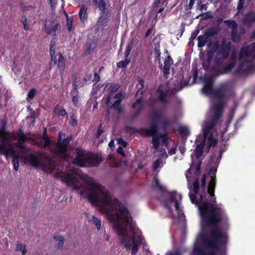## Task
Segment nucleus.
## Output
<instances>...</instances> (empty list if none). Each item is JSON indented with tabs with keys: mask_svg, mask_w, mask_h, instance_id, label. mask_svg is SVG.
Returning a JSON list of instances; mask_svg holds the SVG:
<instances>
[{
	"mask_svg": "<svg viewBox=\"0 0 255 255\" xmlns=\"http://www.w3.org/2000/svg\"><path fill=\"white\" fill-rule=\"evenodd\" d=\"M206 39H207V37L204 35L198 36V46L199 47H202L203 46H204L205 45L206 41H207Z\"/></svg>",
	"mask_w": 255,
	"mask_h": 255,
	"instance_id": "obj_25",
	"label": "nucleus"
},
{
	"mask_svg": "<svg viewBox=\"0 0 255 255\" xmlns=\"http://www.w3.org/2000/svg\"><path fill=\"white\" fill-rule=\"evenodd\" d=\"M70 123L73 126H75L77 124V121L76 119V117L74 116L73 113H72V114L71 115Z\"/></svg>",
	"mask_w": 255,
	"mask_h": 255,
	"instance_id": "obj_37",
	"label": "nucleus"
},
{
	"mask_svg": "<svg viewBox=\"0 0 255 255\" xmlns=\"http://www.w3.org/2000/svg\"><path fill=\"white\" fill-rule=\"evenodd\" d=\"M103 130L102 129V125L100 124V126L97 129V132L96 134V136L97 138H98L103 132Z\"/></svg>",
	"mask_w": 255,
	"mask_h": 255,
	"instance_id": "obj_41",
	"label": "nucleus"
},
{
	"mask_svg": "<svg viewBox=\"0 0 255 255\" xmlns=\"http://www.w3.org/2000/svg\"><path fill=\"white\" fill-rule=\"evenodd\" d=\"M36 93V90L34 89L30 90L28 93V97L30 99H33Z\"/></svg>",
	"mask_w": 255,
	"mask_h": 255,
	"instance_id": "obj_39",
	"label": "nucleus"
},
{
	"mask_svg": "<svg viewBox=\"0 0 255 255\" xmlns=\"http://www.w3.org/2000/svg\"><path fill=\"white\" fill-rule=\"evenodd\" d=\"M118 142L120 145H123L124 147H126L127 145V143L123 139L119 138L118 140Z\"/></svg>",
	"mask_w": 255,
	"mask_h": 255,
	"instance_id": "obj_45",
	"label": "nucleus"
},
{
	"mask_svg": "<svg viewBox=\"0 0 255 255\" xmlns=\"http://www.w3.org/2000/svg\"><path fill=\"white\" fill-rule=\"evenodd\" d=\"M235 64L234 60H232V61L225 68V72H228L232 69Z\"/></svg>",
	"mask_w": 255,
	"mask_h": 255,
	"instance_id": "obj_33",
	"label": "nucleus"
},
{
	"mask_svg": "<svg viewBox=\"0 0 255 255\" xmlns=\"http://www.w3.org/2000/svg\"><path fill=\"white\" fill-rule=\"evenodd\" d=\"M114 145V141L113 140H111L109 143V146L110 147H112Z\"/></svg>",
	"mask_w": 255,
	"mask_h": 255,
	"instance_id": "obj_62",
	"label": "nucleus"
},
{
	"mask_svg": "<svg viewBox=\"0 0 255 255\" xmlns=\"http://www.w3.org/2000/svg\"><path fill=\"white\" fill-rule=\"evenodd\" d=\"M180 131L183 136H187L189 134V129L186 127H181L180 128Z\"/></svg>",
	"mask_w": 255,
	"mask_h": 255,
	"instance_id": "obj_32",
	"label": "nucleus"
},
{
	"mask_svg": "<svg viewBox=\"0 0 255 255\" xmlns=\"http://www.w3.org/2000/svg\"><path fill=\"white\" fill-rule=\"evenodd\" d=\"M129 60L128 59H126L124 61H120L117 63V66L119 68H125L127 66V65L129 63Z\"/></svg>",
	"mask_w": 255,
	"mask_h": 255,
	"instance_id": "obj_31",
	"label": "nucleus"
},
{
	"mask_svg": "<svg viewBox=\"0 0 255 255\" xmlns=\"http://www.w3.org/2000/svg\"><path fill=\"white\" fill-rule=\"evenodd\" d=\"M139 84L141 85V88H143L144 86V81L142 79H139L138 80Z\"/></svg>",
	"mask_w": 255,
	"mask_h": 255,
	"instance_id": "obj_58",
	"label": "nucleus"
},
{
	"mask_svg": "<svg viewBox=\"0 0 255 255\" xmlns=\"http://www.w3.org/2000/svg\"><path fill=\"white\" fill-rule=\"evenodd\" d=\"M255 21V12H250L243 18V24L246 26H250Z\"/></svg>",
	"mask_w": 255,
	"mask_h": 255,
	"instance_id": "obj_15",
	"label": "nucleus"
},
{
	"mask_svg": "<svg viewBox=\"0 0 255 255\" xmlns=\"http://www.w3.org/2000/svg\"><path fill=\"white\" fill-rule=\"evenodd\" d=\"M255 58V42L251 45L244 46L241 50L239 55L240 66L238 73L252 71L255 67L253 60Z\"/></svg>",
	"mask_w": 255,
	"mask_h": 255,
	"instance_id": "obj_6",
	"label": "nucleus"
},
{
	"mask_svg": "<svg viewBox=\"0 0 255 255\" xmlns=\"http://www.w3.org/2000/svg\"><path fill=\"white\" fill-rule=\"evenodd\" d=\"M181 200V195L176 192L172 193L170 194V201L174 203V206L176 210H179V202Z\"/></svg>",
	"mask_w": 255,
	"mask_h": 255,
	"instance_id": "obj_16",
	"label": "nucleus"
},
{
	"mask_svg": "<svg viewBox=\"0 0 255 255\" xmlns=\"http://www.w3.org/2000/svg\"><path fill=\"white\" fill-rule=\"evenodd\" d=\"M132 48H133V42L130 41L128 43V45L127 46L126 50L130 52L131 49H132Z\"/></svg>",
	"mask_w": 255,
	"mask_h": 255,
	"instance_id": "obj_49",
	"label": "nucleus"
},
{
	"mask_svg": "<svg viewBox=\"0 0 255 255\" xmlns=\"http://www.w3.org/2000/svg\"><path fill=\"white\" fill-rule=\"evenodd\" d=\"M72 26V20L70 18H67V26L68 27V29L69 31L71 30Z\"/></svg>",
	"mask_w": 255,
	"mask_h": 255,
	"instance_id": "obj_42",
	"label": "nucleus"
},
{
	"mask_svg": "<svg viewBox=\"0 0 255 255\" xmlns=\"http://www.w3.org/2000/svg\"><path fill=\"white\" fill-rule=\"evenodd\" d=\"M120 85L118 84H112L110 87V93L107 98L106 103L108 105L112 104L111 109H114L118 113L121 112V108L120 107V103L124 98V95L121 93H118L113 96L112 93L117 91L119 89Z\"/></svg>",
	"mask_w": 255,
	"mask_h": 255,
	"instance_id": "obj_7",
	"label": "nucleus"
},
{
	"mask_svg": "<svg viewBox=\"0 0 255 255\" xmlns=\"http://www.w3.org/2000/svg\"><path fill=\"white\" fill-rule=\"evenodd\" d=\"M87 7L85 5H82L79 12V16L80 20L84 22L88 17L87 12Z\"/></svg>",
	"mask_w": 255,
	"mask_h": 255,
	"instance_id": "obj_18",
	"label": "nucleus"
},
{
	"mask_svg": "<svg viewBox=\"0 0 255 255\" xmlns=\"http://www.w3.org/2000/svg\"><path fill=\"white\" fill-rule=\"evenodd\" d=\"M168 92L163 91L159 88L156 91V96L158 101L163 105H166L168 102Z\"/></svg>",
	"mask_w": 255,
	"mask_h": 255,
	"instance_id": "obj_12",
	"label": "nucleus"
},
{
	"mask_svg": "<svg viewBox=\"0 0 255 255\" xmlns=\"http://www.w3.org/2000/svg\"><path fill=\"white\" fill-rule=\"evenodd\" d=\"M132 108L136 109L139 112L142 108V99H137L132 105Z\"/></svg>",
	"mask_w": 255,
	"mask_h": 255,
	"instance_id": "obj_27",
	"label": "nucleus"
},
{
	"mask_svg": "<svg viewBox=\"0 0 255 255\" xmlns=\"http://www.w3.org/2000/svg\"><path fill=\"white\" fill-rule=\"evenodd\" d=\"M57 0H50L51 7L53 8L57 3Z\"/></svg>",
	"mask_w": 255,
	"mask_h": 255,
	"instance_id": "obj_57",
	"label": "nucleus"
},
{
	"mask_svg": "<svg viewBox=\"0 0 255 255\" xmlns=\"http://www.w3.org/2000/svg\"><path fill=\"white\" fill-rule=\"evenodd\" d=\"M244 3V0H239V3L237 6V9L239 11L241 10L243 7V5Z\"/></svg>",
	"mask_w": 255,
	"mask_h": 255,
	"instance_id": "obj_44",
	"label": "nucleus"
},
{
	"mask_svg": "<svg viewBox=\"0 0 255 255\" xmlns=\"http://www.w3.org/2000/svg\"><path fill=\"white\" fill-rule=\"evenodd\" d=\"M176 150V147L171 148L169 151V154L171 155L175 153Z\"/></svg>",
	"mask_w": 255,
	"mask_h": 255,
	"instance_id": "obj_53",
	"label": "nucleus"
},
{
	"mask_svg": "<svg viewBox=\"0 0 255 255\" xmlns=\"http://www.w3.org/2000/svg\"><path fill=\"white\" fill-rule=\"evenodd\" d=\"M94 2L98 5L100 10L103 11L106 8V3L103 0H93Z\"/></svg>",
	"mask_w": 255,
	"mask_h": 255,
	"instance_id": "obj_26",
	"label": "nucleus"
},
{
	"mask_svg": "<svg viewBox=\"0 0 255 255\" xmlns=\"http://www.w3.org/2000/svg\"><path fill=\"white\" fill-rule=\"evenodd\" d=\"M157 151H158L159 153V155L164 158H166L168 157V155L166 153V152L165 151V149L164 148H161L160 149H158Z\"/></svg>",
	"mask_w": 255,
	"mask_h": 255,
	"instance_id": "obj_35",
	"label": "nucleus"
},
{
	"mask_svg": "<svg viewBox=\"0 0 255 255\" xmlns=\"http://www.w3.org/2000/svg\"><path fill=\"white\" fill-rule=\"evenodd\" d=\"M57 241L58 242L57 246L58 248H61L64 244V240L62 237H58L56 238Z\"/></svg>",
	"mask_w": 255,
	"mask_h": 255,
	"instance_id": "obj_36",
	"label": "nucleus"
},
{
	"mask_svg": "<svg viewBox=\"0 0 255 255\" xmlns=\"http://www.w3.org/2000/svg\"><path fill=\"white\" fill-rule=\"evenodd\" d=\"M34 144L39 147H42L43 146V144H42V141H40V142H38V141H36L35 140H34Z\"/></svg>",
	"mask_w": 255,
	"mask_h": 255,
	"instance_id": "obj_55",
	"label": "nucleus"
},
{
	"mask_svg": "<svg viewBox=\"0 0 255 255\" xmlns=\"http://www.w3.org/2000/svg\"><path fill=\"white\" fill-rule=\"evenodd\" d=\"M5 135L7 137V142L8 143V144H9L10 146V148L11 149V154L10 153H8L7 152H6V153H4V152H2L1 151H0V154H4V155H5L6 156H13V159H12V163H13V167H14V169L16 170V171H17L18 170V167H19V162H18V156H16V155H14V150L13 149V148L12 147V145H11L10 143V141H9V135L8 134H7L6 133H5Z\"/></svg>",
	"mask_w": 255,
	"mask_h": 255,
	"instance_id": "obj_10",
	"label": "nucleus"
},
{
	"mask_svg": "<svg viewBox=\"0 0 255 255\" xmlns=\"http://www.w3.org/2000/svg\"><path fill=\"white\" fill-rule=\"evenodd\" d=\"M24 159L25 162H28L31 166L39 167L48 173H59L62 170L59 165H56L50 158L43 153L38 154H30L28 157H24Z\"/></svg>",
	"mask_w": 255,
	"mask_h": 255,
	"instance_id": "obj_5",
	"label": "nucleus"
},
{
	"mask_svg": "<svg viewBox=\"0 0 255 255\" xmlns=\"http://www.w3.org/2000/svg\"><path fill=\"white\" fill-rule=\"evenodd\" d=\"M172 64V59L170 56H167V57L165 58L163 66H162V64L160 63V67L165 76L169 73V70Z\"/></svg>",
	"mask_w": 255,
	"mask_h": 255,
	"instance_id": "obj_11",
	"label": "nucleus"
},
{
	"mask_svg": "<svg viewBox=\"0 0 255 255\" xmlns=\"http://www.w3.org/2000/svg\"><path fill=\"white\" fill-rule=\"evenodd\" d=\"M57 56L58 57V63L61 62H64V57H63V56L62 55V54L61 53H59L57 55Z\"/></svg>",
	"mask_w": 255,
	"mask_h": 255,
	"instance_id": "obj_51",
	"label": "nucleus"
},
{
	"mask_svg": "<svg viewBox=\"0 0 255 255\" xmlns=\"http://www.w3.org/2000/svg\"><path fill=\"white\" fill-rule=\"evenodd\" d=\"M58 116H64L66 115V112L64 109L60 110L57 112Z\"/></svg>",
	"mask_w": 255,
	"mask_h": 255,
	"instance_id": "obj_48",
	"label": "nucleus"
},
{
	"mask_svg": "<svg viewBox=\"0 0 255 255\" xmlns=\"http://www.w3.org/2000/svg\"><path fill=\"white\" fill-rule=\"evenodd\" d=\"M199 182L196 180L190 189L189 193L191 202L198 206L200 216L204 222L210 227L209 234L202 236V241L205 246L211 251L212 255L220 253L223 255L225 252V245L227 237L219 227L218 223L226 221L223 210L217 206L216 198L212 203L204 201L201 195L199 200L196 199V194L198 193Z\"/></svg>",
	"mask_w": 255,
	"mask_h": 255,
	"instance_id": "obj_2",
	"label": "nucleus"
},
{
	"mask_svg": "<svg viewBox=\"0 0 255 255\" xmlns=\"http://www.w3.org/2000/svg\"><path fill=\"white\" fill-rule=\"evenodd\" d=\"M194 251L196 254L199 255H203V251L199 247L195 246L194 249Z\"/></svg>",
	"mask_w": 255,
	"mask_h": 255,
	"instance_id": "obj_38",
	"label": "nucleus"
},
{
	"mask_svg": "<svg viewBox=\"0 0 255 255\" xmlns=\"http://www.w3.org/2000/svg\"><path fill=\"white\" fill-rule=\"evenodd\" d=\"M164 9V8H160L158 11V13H160Z\"/></svg>",
	"mask_w": 255,
	"mask_h": 255,
	"instance_id": "obj_63",
	"label": "nucleus"
},
{
	"mask_svg": "<svg viewBox=\"0 0 255 255\" xmlns=\"http://www.w3.org/2000/svg\"><path fill=\"white\" fill-rule=\"evenodd\" d=\"M160 0H155L154 3V5L155 7H157L158 6L159 3H160Z\"/></svg>",
	"mask_w": 255,
	"mask_h": 255,
	"instance_id": "obj_60",
	"label": "nucleus"
},
{
	"mask_svg": "<svg viewBox=\"0 0 255 255\" xmlns=\"http://www.w3.org/2000/svg\"><path fill=\"white\" fill-rule=\"evenodd\" d=\"M118 152L121 154L123 156H125L126 155L123 151V148L121 146L119 147L118 148Z\"/></svg>",
	"mask_w": 255,
	"mask_h": 255,
	"instance_id": "obj_52",
	"label": "nucleus"
},
{
	"mask_svg": "<svg viewBox=\"0 0 255 255\" xmlns=\"http://www.w3.org/2000/svg\"><path fill=\"white\" fill-rule=\"evenodd\" d=\"M60 26L59 23H56L53 25H50L47 21L45 22V31L48 34L55 35L56 30L60 29Z\"/></svg>",
	"mask_w": 255,
	"mask_h": 255,
	"instance_id": "obj_13",
	"label": "nucleus"
},
{
	"mask_svg": "<svg viewBox=\"0 0 255 255\" xmlns=\"http://www.w3.org/2000/svg\"><path fill=\"white\" fill-rule=\"evenodd\" d=\"M107 21V18H106L104 17H101L99 18V19L98 21V24L99 26H103V23L106 22Z\"/></svg>",
	"mask_w": 255,
	"mask_h": 255,
	"instance_id": "obj_40",
	"label": "nucleus"
},
{
	"mask_svg": "<svg viewBox=\"0 0 255 255\" xmlns=\"http://www.w3.org/2000/svg\"><path fill=\"white\" fill-rule=\"evenodd\" d=\"M213 77L206 78L204 86L202 88L203 93L212 96V100L209 117L203 127L204 139L200 143L196 141L195 154L197 158L202 155L204 146H206L205 151L208 153L210 147L214 146L217 142V140L210 133V130L215 126L223 114L226 94L230 89L229 84L227 83H223L213 89Z\"/></svg>",
	"mask_w": 255,
	"mask_h": 255,
	"instance_id": "obj_3",
	"label": "nucleus"
},
{
	"mask_svg": "<svg viewBox=\"0 0 255 255\" xmlns=\"http://www.w3.org/2000/svg\"><path fill=\"white\" fill-rule=\"evenodd\" d=\"M231 50V42L223 40L222 44L218 45L215 51V61L217 64H220L223 60L227 58Z\"/></svg>",
	"mask_w": 255,
	"mask_h": 255,
	"instance_id": "obj_8",
	"label": "nucleus"
},
{
	"mask_svg": "<svg viewBox=\"0 0 255 255\" xmlns=\"http://www.w3.org/2000/svg\"><path fill=\"white\" fill-rule=\"evenodd\" d=\"M152 32V29H149L147 30V31H146V33H145V37H148Z\"/></svg>",
	"mask_w": 255,
	"mask_h": 255,
	"instance_id": "obj_59",
	"label": "nucleus"
},
{
	"mask_svg": "<svg viewBox=\"0 0 255 255\" xmlns=\"http://www.w3.org/2000/svg\"><path fill=\"white\" fill-rule=\"evenodd\" d=\"M50 142V140L48 137H44V143L43 144L42 148L47 147L48 149H49V147L53 144H51ZM48 150L49 151V150Z\"/></svg>",
	"mask_w": 255,
	"mask_h": 255,
	"instance_id": "obj_34",
	"label": "nucleus"
},
{
	"mask_svg": "<svg viewBox=\"0 0 255 255\" xmlns=\"http://www.w3.org/2000/svg\"><path fill=\"white\" fill-rule=\"evenodd\" d=\"M154 57H155V61H157L159 64H160V51L159 49V45L155 46L153 51Z\"/></svg>",
	"mask_w": 255,
	"mask_h": 255,
	"instance_id": "obj_22",
	"label": "nucleus"
},
{
	"mask_svg": "<svg viewBox=\"0 0 255 255\" xmlns=\"http://www.w3.org/2000/svg\"><path fill=\"white\" fill-rule=\"evenodd\" d=\"M194 0H190L189 3L188 5L189 9H191L194 3Z\"/></svg>",
	"mask_w": 255,
	"mask_h": 255,
	"instance_id": "obj_56",
	"label": "nucleus"
},
{
	"mask_svg": "<svg viewBox=\"0 0 255 255\" xmlns=\"http://www.w3.org/2000/svg\"><path fill=\"white\" fill-rule=\"evenodd\" d=\"M55 43H56L55 39L54 38L52 39L51 41L50 45V53L51 56L52 60L54 62V64L56 63V58L54 55L55 47L56 46Z\"/></svg>",
	"mask_w": 255,
	"mask_h": 255,
	"instance_id": "obj_21",
	"label": "nucleus"
},
{
	"mask_svg": "<svg viewBox=\"0 0 255 255\" xmlns=\"http://www.w3.org/2000/svg\"><path fill=\"white\" fill-rule=\"evenodd\" d=\"M164 163L165 162H163L161 159H158L153 163L152 168L155 171L158 168L162 167Z\"/></svg>",
	"mask_w": 255,
	"mask_h": 255,
	"instance_id": "obj_24",
	"label": "nucleus"
},
{
	"mask_svg": "<svg viewBox=\"0 0 255 255\" xmlns=\"http://www.w3.org/2000/svg\"><path fill=\"white\" fill-rule=\"evenodd\" d=\"M72 101H73V104L75 105H76V104H77V103L78 102V97H77L76 96H73V98H72Z\"/></svg>",
	"mask_w": 255,
	"mask_h": 255,
	"instance_id": "obj_54",
	"label": "nucleus"
},
{
	"mask_svg": "<svg viewBox=\"0 0 255 255\" xmlns=\"http://www.w3.org/2000/svg\"><path fill=\"white\" fill-rule=\"evenodd\" d=\"M58 67L61 71H63L64 68H65V62H59L58 64Z\"/></svg>",
	"mask_w": 255,
	"mask_h": 255,
	"instance_id": "obj_46",
	"label": "nucleus"
},
{
	"mask_svg": "<svg viewBox=\"0 0 255 255\" xmlns=\"http://www.w3.org/2000/svg\"><path fill=\"white\" fill-rule=\"evenodd\" d=\"M7 137L5 132L0 131V151L4 153L7 152L11 154L10 146L7 141Z\"/></svg>",
	"mask_w": 255,
	"mask_h": 255,
	"instance_id": "obj_9",
	"label": "nucleus"
},
{
	"mask_svg": "<svg viewBox=\"0 0 255 255\" xmlns=\"http://www.w3.org/2000/svg\"><path fill=\"white\" fill-rule=\"evenodd\" d=\"M91 221L96 226L98 230H99L101 228V221L100 220L95 216H93Z\"/></svg>",
	"mask_w": 255,
	"mask_h": 255,
	"instance_id": "obj_29",
	"label": "nucleus"
},
{
	"mask_svg": "<svg viewBox=\"0 0 255 255\" xmlns=\"http://www.w3.org/2000/svg\"><path fill=\"white\" fill-rule=\"evenodd\" d=\"M253 37L255 38V30L253 32Z\"/></svg>",
	"mask_w": 255,
	"mask_h": 255,
	"instance_id": "obj_64",
	"label": "nucleus"
},
{
	"mask_svg": "<svg viewBox=\"0 0 255 255\" xmlns=\"http://www.w3.org/2000/svg\"><path fill=\"white\" fill-rule=\"evenodd\" d=\"M215 177L212 176L211 179L209 183L208 193L212 196H214V190L215 187Z\"/></svg>",
	"mask_w": 255,
	"mask_h": 255,
	"instance_id": "obj_19",
	"label": "nucleus"
},
{
	"mask_svg": "<svg viewBox=\"0 0 255 255\" xmlns=\"http://www.w3.org/2000/svg\"><path fill=\"white\" fill-rule=\"evenodd\" d=\"M64 133L60 131L58 142L49 147V151L66 161L71 159L72 163L66 172L61 173L62 179L75 190L79 191L81 195L86 196L92 204L97 206L99 211L104 214L111 224L117 235H142L141 231L132 223L128 209L105 187L93 178L81 173L71 165L90 166H97L101 161L96 155L86 153L81 149L76 150V157L69 155L67 150L71 137L62 139Z\"/></svg>",
	"mask_w": 255,
	"mask_h": 255,
	"instance_id": "obj_1",
	"label": "nucleus"
},
{
	"mask_svg": "<svg viewBox=\"0 0 255 255\" xmlns=\"http://www.w3.org/2000/svg\"><path fill=\"white\" fill-rule=\"evenodd\" d=\"M214 55V53L212 51H209L207 52V60L203 61L202 63V66L204 69H208L210 65V62Z\"/></svg>",
	"mask_w": 255,
	"mask_h": 255,
	"instance_id": "obj_20",
	"label": "nucleus"
},
{
	"mask_svg": "<svg viewBox=\"0 0 255 255\" xmlns=\"http://www.w3.org/2000/svg\"><path fill=\"white\" fill-rule=\"evenodd\" d=\"M152 117L155 122L151 123L148 128L142 129L141 133L144 135L152 136V148L155 150H157L160 147H167L169 137L166 133L158 132V125L156 122L161 119V114L158 112H154L152 114Z\"/></svg>",
	"mask_w": 255,
	"mask_h": 255,
	"instance_id": "obj_4",
	"label": "nucleus"
},
{
	"mask_svg": "<svg viewBox=\"0 0 255 255\" xmlns=\"http://www.w3.org/2000/svg\"><path fill=\"white\" fill-rule=\"evenodd\" d=\"M16 250L21 252L23 255H25L26 252L25 246L24 244H18L16 246Z\"/></svg>",
	"mask_w": 255,
	"mask_h": 255,
	"instance_id": "obj_30",
	"label": "nucleus"
},
{
	"mask_svg": "<svg viewBox=\"0 0 255 255\" xmlns=\"http://www.w3.org/2000/svg\"><path fill=\"white\" fill-rule=\"evenodd\" d=\"M201 186L202 187H205V185H206V176L205 175H204L202 178H201Z\"/></svg>",
	"mask_w": 255,
	"mask_h": 255,
	"instance_id": "obj_47",
	"label": "nucleus"
},
{
	"mask_svg": "<svg viewBox=\"0 0 255 255\" xmlns=\"http://www.w3.org/2000/svg\"><path fill=\"white\" fill-rule=\"evenodd\" d=\"M27 138L24 135L23 132L19 130L17 133V142L15 145L20 148H23V143L25 141Z\"/></svg>",
	"mask_w": 255,
	"mask_h": 255,
	"instance_id": "obj_17",
	"label": "nucleus"
},
{
	"mask_svg": "<svg viewBox=\"0 0 255 255\" xmlns=\"http://www.w3.org/2000/svg\"><path fill=\"white\" fill-rule=\"evenodd\" d=\"M22 22L23 23V28L25 30H28L29 28V26L27 24L26 19H24V21H22Z\"/></svg>",
	"mask_w": 255,
	"mask_h": 255,
	"instance_id": "obj_50",
	"label": "nucleus"
},
{
	"mask_svg": "<svg viewBox=\"0 0 255 255\" xmlns=\"http://www.w3.org/2000/svg\"><path fill=\"white\" fill-rule=\"evenodd\" d=\"M153 189L156 192L164 196L167 194L164 187L160 184L157 178H154Z\"/></svg>",
	"mask_w": 255,
	"mask_h": 255,
	"instance_id": "obj_14",
	"label": "nucleus"
},
{
	"mask_svg": "<svg viewBox=\"0 0 255 255\" xmlns=\"http://www.w3.org/2000/svg\"><path fill=\"white\" fill-rule=\"evenodd\" d=\"M100 80V76L99 75V74L95 72L94 73V78L93 80V82H94V84H96Z\"/></svg>",
	"mask_w": 255,
	"mask_h": 255,
	"instance_id": "obj_43",
	"label": "nucleus"
},
{
	"mask_svg": "<svg viewBox=\"0 0 255 255\" xmlns=\"http://www.w3.org/2000/svg\"><path fill=\"white\" fill-rule=\"evenodd\" d=\"M232 39L234 42H239L240 39V36L238 32V29L231 31Z\"/></svg>",
	"mask_w": 255,
	"mask_h": 255,
	"instance_id": "obj_23",
	"label": "nucleus"
},
{
	"mask_svg": "<svg viewBox=\"0 0 255 255\" xmlns=\"http://www.w3.org/2000/svg\"><path fill=\"white\" fill-rule=\"evenodd\" d=\"M130 53V51H128L126 49L125 52V55L126 56V59H127L128 57V56L129 54Z\"/></svg>",
	"mask_w": 255,
	"mask_h": 255,
	"instance_id": "obj_61",
	"label": "nucleus"
},
{
	"mask_svg": "<svg viewBox=\"0 0 255 255\" xmlns=\"http://www.w3.org/2000/svg\"><path fill=\"white\" fill-rule=\"evenodd\" d=\"M225 22L227 23L229 27L232 29V31L237 29L238 24L235 21L228 20Z\"/></svg>",
	"mask_w": 255,
	"mask_h": 255,
	"instance_id": "obj_28",
	"label": "nucleus"
}]
</instances>
